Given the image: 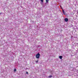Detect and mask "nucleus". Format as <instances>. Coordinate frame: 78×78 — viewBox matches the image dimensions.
Returning a JSON list of instances; mask_svg holds the SVG:
<instances>
[{
  "label": "nucleus",
  "instance_id": "1",
  "mask_svg": "<svg viewBox=\"0 0 78 78\" xmlns=\"http://www.w3.org/2000/svg\"><path fill=\"white\" fill-rule=\"evenodd\" d=\"M40 54L39 53H38L35 56L36 57V58H39V57L40 56Z\"/></svg>",
  "mask_w": 78,
  "mask_h": 78
},
{
  "label": "nucleus",
  "instance_id": "2",
  "mask_svg": "<svg viewBox=\"0 0 78 78\" xmlns=\"http://www.w3.org/2000/svg\"><path fill=\"white\" fill-rule=\"evenodd\" d=\"M59 58L60 59H62V56H59Z\"/></svg>",
  "mask_w": 78,
  "mask_h": 78
},
{
  "label": "nucleus",
  "instance_id": "3",
  "mask_svg": "<svg viewBox=\"0 0 78 78\" xmlns=\"http://www.w3.org/2000/svg\"><path fill=\"white\" fill-rule=\"evenodd\" d=\"M46 0V2L47 3H48V2L49 1V0Z\"/></svg>",
  "mask_w": 78,
  "mask_h": 78
},
{
  "label": "nucleus",
  "instance_id": "4",
  "mask_svg": "<svg viewBox=\"0 0 78 78\" xmlns=\"http://www.w3.org/2000/svg\"><path fill=\"white\" fill-rule=\"evenodd\" d=\"M49 78H51L52 77V76L51 75H50L48 76Z\"/></svg>",
  "mask_w": 78,
  "mask_h": 78
},
{
  "label": "nucleus",
  "instance_id": "5",
  "mask_svg": "<svg viewBox=\"0 0 78 78\" xmlns=\"http://www.w3.org/2000/svg\"><path fill=\"white\" fill-rule=\"evenodd\" d=\"M14 72H16V69H14Z\"/></svg>",
  "mask_w": 78,
  "mask_h": 78
},
{
  "label": "nucleus",
  "instance_id": "6",
  "mask_svg": "<svg viewBox=\"0 0 78 78\" xmlns=\"http://www.w3.org/2000/svg\"><path fill=\"white\" fill-rule=\"evenodd\" d=\"M68 20H65V22H68Z\"/></svg>",
  "mask_w": 78,
  "mask_h": 78
},
{
  "label": "nucleus",
  "instance_id": "7",
  "mask_svg": "<svg viewBox=\"0 0 78 78\" xmlns=\"http://www.w3.org/2000/svg\"><path fill=\"white\" fill-rule=\"evenodd\" d=\"M42 3H43V2L44 1V0H40Z\"/></svg>",
  "mask_w": 78,
  "mask_h": 78
},
{
  "label": "nucleus",
  "instance_id": "8",
  "mask_svg": "<svg viewBox=\"0 0 78 78\" xmlns=\"http://www.w3.org/2000/svg\"><path fill=\"white\" fill-rule=\"evenodd\" d=\"M64 20H68V18H66Z\"/></svg>",
  "mask_w": 78,
  "mask_h": 78
},
{
  "label": "nucleus",
  "instance_id": "9",
  "mask_svg": "<svg viewBox=\"0 0 78 78\" xmlns=\"http://www.w3.org/2000/svg\"><path fill=\"white\" fill-rule=\"evenodd\" d=\"M38 60H37L36 61V63H37V62H38Z\"/></svg>",
  "mask_w": 78,
  "mask_h": 78
},
{
  "label": "nucleus",
  "instance_id": "10",
  "mask_svg": "<svg viewBox=\"0 0 78 78\" xmlns=\"http://www.w3.org/2000/svg\"><path fill=\"white\" fill-rule=\"evenodd\" d=\"M62 12L63 13H64V10L62 9Z\"/></svg>",
  "mask_w": 78,
  "mask_h": 78
},
{
  "label": "nucleus",
  "instance_id": "11",
  "mask_svg": "<svg viewBox=\"0 0 78 78\" xmlns=\"http://www.w3.org/2000/svg\"><path fill=\"white\" fill-rule=\"evenodd\" d=\"M26 74H28V72H26Z\"/></svg>",
  "mask_w": 78,
  "mask_h": 78
},
{
  "label": "nucleus",
  "instance_id": "12",
  "mask_svg": "<svg viewBox=\"0 0 78 78\" xmlns=\"http://www.w3.org/2000/svg\"><path fill=\"white\" fill-rule=\"evenodd\" d=\"M1 14V13H0V14Z\"/></svg>",
  "mask_w": 78,
  "mask_h": 78
}]
</instances>
